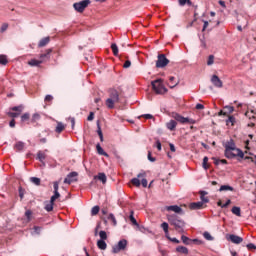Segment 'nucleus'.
<instances>
[{
    "mask_svg": "<svg viewBox=\"0 0 256 256\" xmlns=\"http://www.w3.org/2000/svg\"><path fill=\"white\" fill-rule=\"evenodd\" d=\"M231 211H232L233 215H236L237 217H241V208L240 207L234 206Z\"/></svg>",
    "mask_w": 256,
    "mask_h": 256,
    "instance_id": "nucleus-31",
    "label": "nucleus"
},
{
    "mask_svg": "<svg viewBox=\"0 0 256 256\" xmlns=\"http://www.w3.org/2000/svg\"><path fill=\"white\" fill-rule=\"evenodd\" d=\"M39 119H41V115H39V113H35L33 114L30 123H37V121H39Z\"/></svg>",
    "mask_w": 256,
    "mask_h": 256,
    "instance_id": "nucleus-35",
    "label": "nucleus"
},
{
    "mask_svg": "<svg viewBox=\"0 0 256 256\" xmlns=\"http://www.w3.org/2000/svg\"><path fill=\"white\" fill-rule=\"evenodd\" d=\"M9 29V24L8 23H3L1 28H0V33H5Z\"/></svg>",
    "mask_w": 256,
    "mask_h": 256,
    "instance_id": "nucleus-46",
    "label": "nucleus"
},
{
    "mask_svg": "<svg viewBox=\"0 0 256 256\" xmlns=\"http://www.w3.org/2000/svg\"><path fill=\"white\" fill-rule=\"evenodd\" d=\"M79 174L77 172H70L66 178L64 179V183L66 185H71V183H75L77 181V176Z\"/></svg>",
    "mask_w": 256,
    "mask_h": 256,
    "instance_id": "nucleus-10",
    "label": "nucleus"
},
{
    "mask_svg": "<svg viewBox=\"0 0 256 256\" xmlns=\"http://www.w3.org/2000/svg\"><path fill=\"white\" fill-rule=\"evenodd\" d=\"M175 121H178V123H181L182 125H185V124H189V125H195V123H197V121H195V119L193 118H185L183 116H181V114L179 113H175L173 115Z\"/></svg>",
    "mask_w": 256,
    "mask_h": 256,
    "instance_id": "nucleus-7",
    "label": "nucleus"
},
{
    "mask_svg": "<svg viewBox=\"0 0 256 256\" xmlns=\"http://www.w3.org/2000/svg\"><path fill=\"white\" fill-rule=\"evenodd\" d=\"M213 63H215V56L210 55L207 60V65L211 66Z\"/></svg>",
    "mask_w": 256,
    "mask_h": 256,
    "instance_id": "nucleus-45",
    "label": "nucleus"
},
{
    "mask_svg": "<svg viewBox=\"0 0 256 256\" xmlns=\"http://www.w3.org/2000/svg\"><path fill=\"white\" fill-rule=\"evenodd\" d=\"M161 229H163L165 237H169V224L167 222L161 224Z\"/></svg>",
    "mask_w": 256,
    "mask_h": 256,
    "instance_id": "nucleus-26",
    "label": "nucleus"
},
{
    "mask_svg": "<svg viewBox=\"0 0 256 256\" xmlns=\"http://www.w3.org/2000/svg\"><path fill=\"white\" fill-rule=\"evenodd\" d=\"M167 219L177 233H185V221L183 219L175 214L168 215Z\"/></svg>",
    "mask_w": 256,
    "mask_h": 256,
    "instance_id": "nucleus-2",
    "label": "nucleus"
},
{
    "mask_svg": "<svg viewBox=\"0 0 256 256\" xmlns=\"http://www.w3.org/2000/svg\"><path fill=\"white\" fill-rule=\"evenodd\" d=\"M129 219H130L132 225H134L135 227L139 226V223L137 222V219H135L133 211H131V213L129 215Z\"/></svg>",
    "mask_w": 256,
    "mask_h": 256,
    "instance_id": "nucleus-30",
    "label": "nucleus"
},
{
    "mask_svg": "<svg viewBox=\"0 0 256 256\" xmlns=\"http://www.w3.org/2000/svg\"><path fill=\"white\" fill-rule=\"evenodd\" d=\"M166 127L169 131H175V129H177V121L170 120L166 123Z\"/></svg>",
    "mask_w": 256,
    "mask_h": 256,
    "instance_id": "nucleus-15",
    "label": "nucleus"
},
{
    "mask_svg": "<svg viewBox=\"0 0 256 256\" xmlns=\"http://www.w3.org/2000/svg\"><path fill=\"white\" fill-rule=\"evenodd\" d=\"M224 147V155L227 159H235V157H240L241 159H243V157H245L243 150L237 148V146L235 145V141L233 139H230L228 142H226Z\"/></svg>",
    "mask_w": 256,
    "mask_h": 256,
    "instance_id": "nucleus-1",
    "label": "nucleus"
},
{
    "mask_svg": "<svg viewBox=\"0 0 256 256\" xmlns=\"http://www.w3.org/2000/svg\"><path fill=\"white\" fill-rule=\"evenodd\" d=\"M166 211H173V213H178V215H183V209L177 205H171L165 207Z\"/></svg>",
    "mask_w": 256,
    "mask_h": 256,
    "instance_id": "nucleus-13",
    "label": "nucleus"
},
{
    "mask_svg": "<svg viewBox=\"0 0 256 256\" xmlns=\"http://www.w3.org/2000/svg\"><path fill=\"white\" fill-rule=\"evenodd\" d=\"M95 119V113L90 112L89 116L87 117V121H93Z\"/></svg>",
    "mask_w": 256,
    "mask_h": 256,
    "instance_id": "nucleus-55",
    "label": "nucleus"
},
{
    "mask_svg": "<svg viewBox=\"0 0 256 256\" xmlns=\"http://www.w3.org/2000/svg\"><path fill=\"white\" fill-rule=\"evenodd\" d=\"M142 117H144V119H153V115L151 114H144Z\"/></svg>",
    "mask_w": 256,
    "mask_h": 256,
    "instance_id": "nucleus-64",
    "label": "nucleus"
},
{
    "mask_svg": "<svg viewBox=\"0 0 256 256\" xmlns=\"http://www.w3.org/2000/svg\"><path fill=\"white\" fill-rule=\"evenodd\" d=\"M151 85L156 95H165L167 93V88L163 85V79H156L151 82Z\"/></svg>",
    "mask_w": 256,
    "mask_h": 256,
    "instance_id": "nucleus-4",
    "label": "nucleus"
},
{
    "mask_svg": "<svg viewBox=\"0 0 256 256\" xmlns=\"http://www.w3.org/2000/svg\"><path fill=\"white\" fill-rule=\"evenodd\" d=\"M63 131H65V124H63L62 122H58L55 132L56 133H63Z\"/></svg>",
    "mask_w": 256,
    "mask_h": 256,
    "instance_id": "nucleus-25",
    "label": "nucleus"
},
{
    "mask_svg": "<svg viewBox=\"0 0 256 256\" xmlns=\"http://www.w3.org/2000/svg\"><path fill=\"white\" fill-rule=\"evenodd\" d=\"M98 136L100 137V141L103 142V131L101 130V126L98 124L97 130Z\"/></svg>",
    "mask_w": 256,
    "mask_h": 256,
    "instance_id": "nucleus-49",
    "label": "nucleus"
},
{
    "mask_svg": "<svg viewBox=\"0 0 256 256\" xmlns=\"http://www.w3.org/2000/svg\"><path fill=\"white\" fill-rule=\"evenodd\" d=\"M47 153H49V150L45 149V150H39L37 152V156L36 159L38 161H40V163H42V165L45 166V160L47 159Z\"/></svg>",
    "mask_w": 256,
    "mask_h": 256,
    "instance_id": "nucleus-11",
    "label": "nucleus"
},
{
    "mask_svg": "<svg viewBox=\"0 0 256 256\" xmlns=\"http://www.w3.org/2000/svg\"><path fill=\"white\" fill-rule=\"evenodd\" d=\"M138 231H140V233H145V226H141L138 224V226H136Z\"/></svg>",
    "mask_w": 256,
    "mask_h": 256,
    "instance_id": "nucleus-58",
    "label": "nucleus"
},
{
    "mask_svg": "<svg viewBox=\"0 0 256 256\" xmlns=\"http://www.w3.org/2000/svg\"><path fill=\"white\" fill-rule=\"evenodd\" d=\"M14 148L16 151H23V149H25V143L22 141H19L15 144Z\"/></svg>",
    "mask_w": 256,
    "mask_h": 256,
    "instance_id": "nucleus-28",
    "label": "nucleus"
},
{
    "mask_svg": "<svg viewBox=\"0 0 256 256\" xmlns=\"http://www.w3.org/2000/svg\"><path fill=\"white\" fill-rule=\"evenodd\" d=\"M203 237L204 239H206L207 241H213V236H211V234L209 232H204L203 233Z\"/></svg>",
    "mask_w": 256,
    "mask_h": 256,
    "instance_id": "nucleus-43",
    "label": "nucleus"
},
{
    "mask_svg": "<svg viewBox=\"0 0 256 256\" xmlns=\"http://www.w3.org/2000/svg\"><path fill=\"white\" fill-rule=\"evenodd\" d=\"M233 187L229 186V185H222L219 189V191H233Z\"/></svg>",
    "mask_w": 256,
    "mask_h": 256,
    "instance_id": "nucleus-38",
    "label": "nucleus"
},
{
    "mask_svg": "<svg viewBox=\"0 0 256 256\" xmlns=\"http://www.w3.org/2000/svg\"><path fill=\"white\" fill-rule=\"evenodd\" d=\"M51 41L50 37H44L42 38L39 43H38V47H45L47 45H49V42Z\"/></svg>",
    "mask_w": 256,
    "mask_h": 256,
    "instance_id": "nucleus-18",
    "label": "nucleus"
},
{
    "mask_svg": "<svg viewBox=\"0 0 256 256\" xmlns=\"http://www.w3.org/2000/svg\"><path fill=\"white\" fill-rule=\"evenodd\" d=\"M145 172H141L138 174V179H141V184H142V187H147V180L145 179Z\"/></svg>",
    "mask_w": 256,
    "mask_h": 256,
    "instance_id": "nucleus-20",
    "label": "nucleus"
},
{
    "mask_svg": "<svg viewBox=\"0 0 256 256\" xmlns=\"http://www.w3.org/2000/svg\"><path fill=\"white\" fill-rule=\"evenodd\" d=\"M53 205H55V202H52L50 200V202L48 204H46L45 206V209L48 211V212H51L53 210Z\"/></svg>",
    "mask_w": 256,
    "mask_h": 256,
    "instance_id": "nucleus-40",
    "label": "nucleus"
},
{
    "mask_svg": "<svg viewBox=\"0 0 256 256\" xmlns=\"http://www.w3.org/2000/svg\"><path fill=\"white\" fill-rule=\"evenodd\" d=\"M51 53H53V49H47L46 53L40 55V60L44 62L45 59H49V56L51 55Z\"/></svg>",
    "mask_w": 256,
    "mask_h": 256,
    "instance_id": "nucleus-24",
    "label": "nucleus"
},
{
    "mask_svg": "<svg viewBox=\"0 0 256 256\" xmlns=\"http://www.w3.org/2000/svg\"><path fill=\"white\" fill-rule=\"evenodd\" d=\"M23 109H25L23 105L11 107L9 108L7 115L8 117H11V119H17V117L23 113Z\"/></svg>",
    "mask_w": 256,
    "mask_h": 256,
    "instance_id": "nucleus-5",
    "label": "nucleus"
},
{
    "mask_svg": "<svg viewBox=\"0 0 256 256\" xmlns=\"http://www.w3.org/2000/svg\"><path fill=\"white\" fill-rule=\"evenodd\" d=\"M228 239L232 243H235V245H239L240 243H243V239L241 238V236H237L235 234L229 235Z\"/></svg>",
    "mask_w": 256,
    "mask_h": 256,
    "instance_id": "nucleus-14",
    "label": "nucleus"
},
{
    "mask_svg": "<svg viewBox=\"0 0 256 256\" xmlns=\"http://www.w3.org/2000/svg\"><path fill=\"white\" fill-rule=\"evenodd\" d=\"M44 101H45L46 103H51V101H53V96H51V95H46Z\"/></svg>",
    "mask_w": 256,
    "mask_h": 256,
    "instance_id": "nucleus-52",
    "label": "nucleus"
},
{
    "mask_svg": "<svg viewBox=\"0 0 256 256\" xmlns=\"http://www.w3.org/2000/svg\"><path fill=\"white\" fill-rule=\"evenodd\" d=\"M54 193H59V182H53Z\"/></svg>",
    "mask_w": 256,
    "mask_h": 256,
    "instance_id": "nucleus-51",
    "label": "nucleus"
},
{
    "mask_svg": "<svg viewBox=\"0 0 256 256\" xmlns=\"http://www.w3.org/2000/svg\"><path fill=\"white\" fill-rule=\"evenodd\" d=\"M94 179H98L103 185L107 183V175H105V173H98V175L94 176Z\"/></svg>",
    "mask_w": 256,
    "mask_h": 256,
    "instance_id": "nucleus-16",
    "label": "nucleus"
},
{
    "mask_svg": "<svg viewBox=\"0 0 256 256\" xmlns=\"http://www.w3.org/2000/svg\"><path fill=\"white\" fill-rule=\"evenodd\" d=\"M41 63H43V60H37V59H31L28 62V65H30L31 67H39V65H41Z\"/></svg>",
    "mask_w": 256,
    "mask_h": 256,
    "instance_id": "nucleus-23",
    "label": "nucleus"
},
{
    "mask_svg": "<svg viewBox=\"0 0 256 256\" xmlns=\"http://www.w3.org/2000/svg\"><path fill=\"white\" fill-rule=\"evenodd\" d=\"M156 149H158V151H161V141H156Z\"/></svg>",
    "mask_w": 256,
    "mask_h": 256,
    "instance_id": "nucleus-62",
    "label": "nucleus"
},
{
    "mask_svg": "<svg viewBox=\"0 0 256 256\" xmlns=\"http://www.w3.org/2000/svg\"><path fill=\"white\" fill-rule=\"evenodd\" d=\"M33 215V212L31 210H27L25 212V217L27 219V221H31V216Z\"/></svg>",
    "mask_w": 256,
    "mask_h": 256,
    "instance_id": "nucleus-50",
    "label": "nucleus"
},
{
    "mask_svg": "<svg viewBox=\"0 0 256 256\" xmlns=\"http://www.w3.org/2000/svg\"><path fill=\"white\" fill-rule=\"evenodd\" d=\"M108 220L112 221L113 225H117V219H115V215L109 214Z\"/></svg>",
    "mask_w": 256,
    "mask_h": 256,
    "instance_id": "nucleus-47",
    "label": "nucleus"
},
{
    "mask_svg": "<svg viewBox=\"0 0 256 256\" xmlns=\"http://www.w3.org/2000/svg\"><path fill=\"white\" fill-rule=\"evenodd\" d=\"M124 69H129V67H131V61L127 60L125 61V63L123 64Z\"/></svg>",
    "mask_w": 256,
    "mask_h": 256,
    "instance_id": "nucleus-54",
    "label": "nucleus"
},
{
    "mask_svg": "<svg viewBox=\"0 0 256 256\" xmlns=\"http://www.w3.org/2000/svg\"><path fill=\"white\" fill-rule=\"evenodd\" d=\"M7 63H9V60L7 59V56L1 54L0 55V65H7Z\"/></svg>",
    "mask_w": 256,
    "mask_h": 256,
    "instance_id": "nucleus-33",
    "label": "nucleus"
},
{
    "mask_svg": "<svg viewBox=\"0 0 256 256\" xmlns=\"http://www.w3.org/2000/svg\"><path fill=\"white\" fill-rule=\"evenodd\" d=\"M131 183L132 185H134V187H141V178H139L138 176L137 178H132Z\"/></svg>",
    "mask_w": 256,
    "mask_h": 256,
    "instance_id": "nucleus-29",
    "label": "nucleus"
},
{
    "mask_svg": "<svg viewBox=\"0 0 256 256\" xmlns=\"http://www.w3.org/2000/svg\"><path fill=\"white\" fill-rule=\"evenodd\" d=\"M99 237H100V240L107 241V232H105L104 230H101L99 232Z\"/></svg>",
    "mask_w": 256,
    "mask_h": 256,
    "instance_id": "nucleus-37",
    "label": "nucleus"
},
{
    "mask_svg": "<svg viewBox=\"0 0 256 256\" xmlns=\"http://www.w3.org/2000/svg\"><path fill=\"white\" fill-rule=\"evenodd\" d=\"M169 65V59L165 56V54H159L158 60L156 61V67L158 69H163V67H167Z\"/></svg>",
    "mask_w": 256,
    "mask_h": 256,
    "instance_id": "nucleus-9",
    "label": "nucleus"
},
{
    "mask_svg": "<svg viewBox=\"0 0 256 256\" xmlns=\"http://www.w3.org/2000/svg\"><path fill=\"white\" fill-rule=\"evenodd\" d=\"M207 163H209V158L207 156H205L203 158V168L204 169H209V166L207 165Z\"/></svg>",
    "mask_w": 256,
    "mask_h": 256,
    "instance_id": "nucleus-48",
    "label": "nucleus"
},
{
    "mask_svg": "<svg viewBox=\"0 0 256 256\" xmlns=\"http://www.w3.org/2000/svg\"><path fill=\"white\" fill-rule=\"evenodd\" d=\"M148 159L151 161V163H155L156 161L155 157L151 156V151L148 152Z\"/></svg>",
    "mask_w": 256,
    "mask_h": 256,
    "instance_id": "nucleus-57",
    "label": "nucleus"
},
{
    "mask_svg": "<svg viewBox=\"0 0 256 256\" xmlns=\"http://www.w3.org/2000/svg\"><path fill=\"white\" fill-rule=\"evenodd\" d=\"M127 240L122 239L120 240L117 245H114L112 247V253L117 254V253H121V251H125V249H127Z\"/></svg>",
    "mask_w": 256,
    "mask_h": 256,
    "instance_id": "nucleus-8",
    "label": "nucleus"
},
{
    "mask_svg": "<svg viewBox=\"0 0 256 256\" xmlns=\"http://www.w3.org/2000/svg\"><path fill=\"white\" fill-rule=\"evenodd\" d=\"M99 206H94L91 210V215L92 216H95V215H98L99 214Z\"/></svg>",
    "mask_w": 256,
    "mask_h": 256,
    "instance_id": "nucleus-44",
    "label": "nucleus"
},
{
    "mask_svg": "<svg viewBox=\"0 0 256 256\" xmlns=\"http://www.w3.org/2000/svg\"><path fill=\"white\" fill-rule=\"evenodd\" d=\"M176 253H181L182 255H189V249L185 246L176 247Z\"/></svg>",
    "mask_w": 256,
    "mask_h": 256,
    "instance_id": "nucleus-17",
    "label": "nucleus"
},
{
    "mask_svg": "<svg viewBox=\"0 0 256 256\" xmlns=\"http://www.w3.org/2000/svg\"><path fill=\"white\" fill-rule=\"evenodd\" d=\"M169 81H170V83H169L170 89H173L174 87H177V85H179V82H176V83L173 82V81H175V77H173V76H171L169 78Z\"/></svg>",
    "mask_w": 256,
    "mask_h": 256,
    "instance_id": "nucleus-34",
    "label": "nucleus"
},
{
    "mask_svg": "<svg viewBox=\"0 0 256 256\" xmlns=\"http://www.w3.org/2000/svg\"><path fill=\"white\" fill-rule=\"evenodd\" d=\"M181 240L184 243V245H189V243H191V240L189 239V237L182 235L181 236Z\"/></svg>",
    "mask_w": 256,
    "mask_h": 256,
    "instance_id": "nucleus-42",
    "label": "nucleus"
},
{
    "mask_svg": "<svg viewBox=\"0 0 256 256\" xmlns=\"http://www.w3.org/2000/svg\"><path fill=\"white\" fill-rule=\"evenodd\" d=\"M59 197H61V194L59 192H54V195L51 196L50 201L52 203H55V201H57V199H59Z\"/></svg>",
    "mask_w": 256,
    "mask_h": 256,
    "instance_id": "nucleus-36",
    "label": "nucleus"
},
{
    "mask_svg": "<svg viewBox=\"0 0 256 256\" xmlns=\"http://www.w3.org/2000/svg\"><path fill=\"white\" fill-rule=\"evenodd\" d=\"M211 83L214 85V87H217L218 89H221V87H223V81H221V79L217 75H213L211 77Z\"/></svg>",
    "mask_w": 256,
    "mask_h": 256,
    "instance_id": "nucleus-12",
    "label": "nucleus"
},
{
    "mask_svg": "<svg viewBox=\"0 0 256 256\" xmlns=\"http://www.w3.org/2000/svg\"><path fill=\"white\" fill-rule=\"evenodd\" d=\"M89 5H91V0H82L80 2L74 3L73 8L75 11H77V13H83V11H85Z\"/></svg>",
    "mask_w": 256,
    "mask_h": 256,
    "instance_id": "nucleus-6",
    "label": "nucleus"
},
{
    "mask_svg": "<svg viewBox=\"0 0 256 256\" xmlns=\"http://www.w3.org/2000/svg\"><path fill=\"white\" fill-rule=\"evenodd\" d=\"M31 115L29 113H24L22 116H21V122L22 123H25V121H29Z\"/></svg>",
    "mask_w": 256,
    "mask_h": 256,
    "instance_id": "nucleus-39",
    "label": "nucleus"
},
{
    "mask_svg": "<svg viewBox=\"0 0 256 256\" xmlns=\"http://www.w3.org/2000/svg\"><path fill=\"white\" fill-rule=\"evenodd\" d=\"M196 109L197 110H203V109H205V106L203 105V104H196Z\"/></svg>",
    "mask_w": 256,
    "mask_h": 256,
    "instance_id": "nucleus-61",
    "label": "nucleus"
},
{
    "mask_svg": "<svg viewBox=\"0 0 256 256\" xmlns=\"http://www.w3.org/2000/svg\"><path fill=\"white\" fill-rule=\"evenodd\" d=\"M115 103H119V91L112 88L109 90V98L106 100V106L108 109H115Z\"/></svg>",
    "mask_w": 256,
    "mask_h": 256,
    "instance_id": "nucleus-3",
    "label": "nucleus"
},
{
    "mask_svg": "<svg viewBox=\"0 0 256 256\" xmlns=\"http://www.w3.org/2000/svg\"><path fill=\"white\" fill-rule=\"evenodd\" d=\"M34 232L36 233V235H39L41 233V227L39 226H34Z\"/></svg>",
    "mask_w": 256,
    "mask_h": 256,
    "instance_id": "nucleus-56",
    "label": "nucleus"
},
{
    "mask_svg": "<svg viewBox=\"0 0 256 256\" xmlns=\"http://www.w3.org/2000/svg\"><path fill=\"white\" fill-rule=\"evenodd\" d=\"M112 53L115 57L119 55V47H117V44L113 43L111 44Z\"/></svg>",
    "mask_w": 256,
    "mask_h": 256,
    "instance_id": "nucleus-32",
    "label": "nucleus"
},
{
    "mask_svg": "<svg viewBox=\"0 0 256 256\" xmlns=\"http://www.w3.org/2000/svg\"><path fill=\"white\" fill-rule=\"evenodd\" d=\"M30 181L34 183V185H41V179L37 177H31Z\"/></svg>",
    "mask_w": 256,
    "mask_h": 256,
    "instance_id": "nucleus-41",
    "label": "nucleus"
},
{
    "mask_svg": "<svg viewBox=\"0 0 256 256\" xmlns=\"http://www.w3.org/2000/svg\"><path fill=\"white\" fill-rule=\"evenodd\" d=\"M9 127H15V118H12V120L9 122Z\"/></svg>",
    "mask_w": 256,
    "mask_h": 256,
    "instance_id": "nucleus-63",
    "label": "nucleus"
},
{
    "mask_svg": "<svg viewBox=\"0 0 256 256\" xmlns=\"http://www.w3.org/2000/svg\"><path fill=\"white\" fill-rule=\"evenodd\" d=\"M225 109L227 110V113H233V111H235L233 106H225Z\"/></svg>",
    "mask_w": 256,
    "mask_h": 256,
    "instance_id": "nucleus-53",
    "label": "nucleus"
},
{
    "mask_svg": "<svg viewBox=\"0 0 256 256\" xmlns=\"http://www.w3.org/2000/svg\"><path fill=\"white\" fill-rule=\"evenodd\" d=\"M246 247H247V249H249V250H251V249H256V246H255V244H253V243L247 244Z\"/></svg>",
    "mask_w": 256,
    "mask_h": 256,
    "instance_id": "nucleus-59",
    "label": "nucleus"
},
{
    "mask_svg": "<svg viewBox=\"0 0 256 256\" xmlns=\"http://www.w3.org/2000/svg\"><path fill=\"white\" fill-rule=\"evenodd\" d=\"M200 199H201V203H209V198L205 197V195H207L206 191H200Z\"/></svg>",
    "mask_w": 256,
    "mask_h": 256,
    "instance_id": "nucleus-27",
    "label": "nucleus"
},
{
    "mask_svg": "<svg viewBox=\"0 0 256 256\" xmlns=\"http://www.w3.org/2000/svg\"><path fill=\"white\" fill-rule=\"evenodd\" d=\"M96 150H97L98 155H103L104 157H109V154H107V152H105V150H103V147H101V144L96 145Z\"/></svg>",
    "mask_w": 256,
    "mask_h": 256,
    "instance_id": "nucleus-22",
    "label": "nucleus"
},
{
    "mask_svg": "<svg viewBox=\"0 0 256 256\" xmlns=\"http://www.w3.org/2000/svg\"><path fill=\"white\" fill-rule=\"evenodd\" d=\"M189 208L192 210L202 209L203 208V202H193L189 205Z\"/></svg>",
    "mask_w": 256,
    "mask_h": 256,
    "instance_id": "nucleus-19",
    "label": "nucleus"
},
{
    "mask_svg": "<svg viewBox=\"0 0 256 256\" xmlns=\"http://www.w3.org/2000/svg\"><path fill=\"white\" fill-rule=\"evenodd\" d=\"M97 247L101 251H105V249H107V242H105V240H98L97 241Z\"/></svg>",
    "mask_w": 256,
    "mask_h": 256,
    "instance_id": "nucleus-21",
    "label": "nucleus"
},
{
    "mask_svg": "<svg viewBox=\"0 0 256 256\" xmlns=\"http://www.w3.org/2000/svg\"><path fill=\"white\" fill-rule=\"evenodd\" d=\"M166 238H168L169 241H172V243H179V240L177 238H171L169 237V234H168V237Z\"/></svg>",
    "mask_w": 256,
    "mask_h": 256,
    "instance_id": "nucleus-60",
    "label": "nucleus"
}]
</instances>
